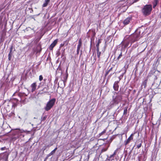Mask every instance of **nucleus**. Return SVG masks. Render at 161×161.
<instances>
[{
	"mask_svg": "<svg viewBox=\"0 0 161 161\" xmlns=\"http://www.w3.org/2000/svg\"><path fill=\"white\" fill-rule=\"evenodd\" d=\"M46 116L42 118V120H44L46 119Z\"/></svg>",
	"mask_w": 161,
	"mask_h": 161,
	"instance_id": "58836bf2",
	"label": "nucleus"
},
{
	"mask_svg": "<svg viewBox=\"0 0 161 161\" xmlns=\"http://www.w3.org/2000/svg\"><path fill=\"white\" fill-rule=\"evenodd\" d=\"M7 80H8V78H7V79H6V80H5L6 82H7L8 81Z\"/></svg>",
	"mask_w": 161,
	"mask_h": 161,
	"instance_id": "de8ad7c7",
	"label": "nucleus"
},
{
	"mask_svg": "<svg viewBox=\"0 0 161 161\" xmlns=\"http://www.w3.org/2000/svg\"><path fill=\"white\" fill-rule=\"evenodd\" d=\"M142 29L139 28L136 29L135 32L130 36H127V37L129 39V40L130 42V45L129 47L131 46L132 43L138 41L141 37L140 36V33L142 31Z\"/></svg>",
	"mask_w": 161,
	"mask_h": 161,
	"instance_id": "f03ea898",
	"label": "nucleus"
},
{
	"mask_svg": "<svg viewBox=\"0 0 161 161\" xmlns=\"http://www.w3.org/2000/svg\"><path fill=\"white\" fill-rule=\"evenodd\" d=\"M50 1V0H45V2L42 5V7H46L49 2Z\"/></svg>",
	"mask_w": 161,
	"mask_h": 161,
	"instance_id": "f3484780",
	"label": "nucleus"
},
{
	"mask_svg": "<svg viewBox=\"0 0 161 161\" xmlns=\"http://www.w3.org/2000/svg\"><path fill=\"white\" fill-rule=\"evenodd\" d=\"M57 147H56L53 151H54V152L55 153V151L57 150Z\"/></svg>",
	"mask_w": 161,
	"mask_h": 161,
	"instance_id": "79ce46f5",
	"label": "nucleus"
},
{
	"mask_svg": "<svg viewBox=\"0 0 161 161\" xmlns=\"http://www.w3.org/2000/svg\"><path fill=\"white\" fill-rule=\"evenodd\" d=\"M122 56V52L119 55V56L117 58V59L118 60H119L121 57Z\"/></svg>",
	"mask_w": 161,
	"mask_h": 161,
	"instance_id": "7c9ffc66",
	"label": "nucleus"
},
{
	"mask_svg": "<svg viewBox=\"0 0 161 161\" xmlns=\"http://www.w3.org/2000/svg\"><path fill=\"white\" fill-rule=\"evenodd\" d=\"M126 72V70H125V72L124 73H123L121 75H120L121 77L122 78L123 77L125 73Z\"/></svg>",
	"mask_w": 161,
	"mask_h": 161,
	"instance_id": "f704fd0d",
	"label": "nucleus"
},
{
	"mask_svg": "<svg viewBox=\"0 0 161 161\" xmlns=\"http://www.w3.org/2000/svg\"><path fill=\"white\" fill-rule=\"evenodd\" d=\"M132 20V18L129 17L126 18L123 22V24L124 25H126L128 24L130 21Z\"/></svg>",
	"mask_w": 161,
	"mask_h": 161,
	"instance_id": "9b49d317",
	"label": "nucleus"
},
{
	"mask_svg": "<svg viewBox=\"0 0 161 161\" xmlns=\"http://www.w3.org/2000/svg\"><path fill=\"white\" fill-rule=\"evenodd\" d=\"M106 131V130H104L102 132H101L99 134L100 136H101L105 133Z\"/></svg>",
	"mask_w": 161,
	"mask_h": 161,
	"instance_id": "bb28decb",
	"label": "nucleus"
},
{
	"mask_svg": "<svg viewBox=\"0 0 161 161\" xmlns=\"http://www.w3.org/2000/svg\"><path fill=\"white\" fill-rule=\"evenodd\" d=\"M14 48V46L13 45H12L11 46L10 48L9 52L8 55V59L9 60H11L12 55H13L12 51L13 49Z\"/></svg>",
	"mask_w": 161,
	"mask_h": 161,
	"instance_id": "f8f14e48",
	"label": "nucleus"
},
{
	"mask_svg": "<svg viewBox=\"0 0 161 161\" xmlns=\"http://www.w3.org/2000/svg\"><path fill=\"white\" fill-rule=\"evenodd\" d=\"M43 79V78L42 75H40L39 76V80L41 81Z\"/></svg>",
	"mask_w": 161,
	"mask_h": 161,
	"instance_id": "cd10ccee",
	"label": "nucleus"
},
{
	"mask_svg": "<svg viewBox=\"0 0 161 161\" xmlns=\"http://www.w3.org/2000/svg\"><path fill=\"white\" fill-rule=\"evenodd\" d=\"M152 10V6L151 4L145 5L142 9V12L145 16H148L150 14Z\"/></svg>",
	"mask_w": 161,
	"mask_h": 161,
	"instance_id": "7ed1b4c3",
	"label": "nucleus"
},
{
	"mask_svg": "<svg viewBox=\"0 0 161 161\" xmlns=\"http://www.w3.org/2000/svg\"><path fill=\"white\" fill-rule=\"evenodd\" d=\"M64 50H65V49H64L63 50V52L62 53V56H63L64 55Z\"/></svg>",
	"mask_w": 161,
	"mask_h": 161,
	"instance_id": "37998d69",
	"label": "nucleus"
},
{
	"mask_svg": "<svg viewBox=\"0 0 161 161\" xmlns=\"http://www.w3.org/2000/svg\"><path fill=\"white\" fill-rule=\"evenodd\" d=\"M99 50H98V51H97V55L98 57V58H99V59H100V56L101 54V52L99 51Z\"/></svg>",
	"mask_w": 161,
	"mask_h": 161,
	"instance_id": "4be33fe9",
	"label": "nucleus"
},
{
	"mask_svg": "<svg viewBox=\"0 0 161 161\" xmlns=\"http://www.w3.org/2000/svg\"><path fill=\"white\" fill-rule=\"evenodd\" d=\"M88 33H89L91 35L92 38H93L96 35L95 29L89 30Z\"/></svg>",
	"mask_w": 161,
	"mask_h": 161,
	"instance_id": "4468645a",
	"label": "nucleus"
},
{
	"mask_svg": "<svg viewBox=\"0 0 161 161\" xmlns=\"http://www.w3.org/2000/svg\"><path fill=\"white\" fill-rule=\"evenodd\" d=\"M139 0H134V1L133 2V3H136Z\"/></svg>",
	"mask_w": 161,
	"mask_h": 161,
	"instance_id": "ea45409f",
	"label": "nucleus"
},
{
	"mask_svg": "<svg viewBox=\"0 0 161 161\" xmlns=\"http://www.w3.org/2000/svg\"><path fill=\"white\" fill-rule=\"evenodd\" d=\"M32 18H33V19H34V20H35V19L33 17H32Z\"/></svg>",
	"mask_w": 161,
	"mask_h": 161,
	"instance_id": "09e8293b",
	"label": "nucleus"
},
{
	"mask_svg": "<svg viewBox=\"0 0 161 161\" xmlns=\"http://www.w3.org/2000/svg\"><path fill=\"white\" fill-rule=\"evenodd\" d=\"M101 42V41L100 39H98V42L97 43L100 44Z\"/></svg>",
	"mask_w": 161,
	"mask_h": 161,
	"instance_id": "4c0bfd02",
	"label": "nucleus"
},
{
	"mask_svg": "<svg viewBox=\"0 0 161 161\" xmlns=\"http://www.w3.org/2000/svg\"><path fill=\"white\" fill-rule=\"evenodd\" d=\"M108 147H107L106 148H103L102 150V152H104L106 151L108 148Z\"/></svg>",
	"mask_w": 161,
	"mask_h": 161,
	"instance_id": "c85d7f7f",
	"label": "nucleus"
},
{
	"mask_svg": "<svg viewBox=\"0 0 161 161\" xmlns=\"http://www.w3.org/2000/svg\"><path fill=\"white\" fill-rule=\"evenodd\" d=\"M4 147H2L1 148V150H3L4 149Z\"/></svg>",
	"mask_w": 161,
	"mask_h": 161,
	"instance_id": "a18cd8bd",
	"label": "nucleus"
},
{
	"mask_svg": "<svg viewBox=\"0 0 161 161\" xmlns=\"http://www.w3.org/2000/svg\"><path fill=\"white\" fill-rule=\"evenodd\" d=\"M155 93L154 94H153V91H151L150 93H149V94H150L149 97L150 98H152L154 95L155 94Z\"/></svg>",
	"mask_w": 161,
	"mask_h": 161,
	"instance_id": "5701e85b",
	"label": "nucleus"
},
{
	"mask_svg": "<svg viewBox=\"0 0 161 161\" xmlns=\"http://www.w3.org/2000/svg\"><path fill=\"white\" fill-rule=\"evenodd\" d=\"M68 76V74H67L66 75H65L63 79H62V81H63V82H64L67 80Z\"/></svg>",
	"mask_w": 161,
	"mask_h": 161,
	"instance_id": "aec40b11",
	"label": "nucleus"
},
{
	"mask_svg": "<svg viewBox=\"0 0 161 161\" xmlns=\"http://www.w3.org/2000/svg\"><path fill=\"white\" fill-rule=\"evenodd\" d=\"M141 145H142V143H140L139 144H138L137 145V148H139L141 147Z\"/></svg>",
	"mask_w": 161,
	"mask_h": 161,
	"instance_id": "2f4dec72",
	"label": "nucleus"
},
{
	"mask_svg": "<svg viewBox=\"0 0 161 161\" xmlns=\"http://www.w3.org/2000/svg\"><path fill=\"white\" fill-rule=\"evenodd\" d=\"M113 68H111L108 70L105 73V77H106L107 75L109 74L110 72L112 70Z\"/></svg>",
	"mask_w": 161,
	"mask_h": 161,
	"instance_id": "6ab92c4d",
	"label": "nucleus"
},
{
	"mask_svg": "<svg viewBox=\"0 0 161 161\" xmlns=\"http://www.w3.org/2000/svg\"><path fill=\"white\" fill-rule=\"evenodd\" d=\"M82 54V50H81L80 51V56Z\"/></svg>",
	"mask_w": 161,
	"mask_h": 161,
	"instance_id": "c03bdc74",
	"label": "nucleus"
},
{
	"mask_svg": "<svg viewBox=\"0 0 161 161\" xmlns=\"http://www.w3.org/2000/svg\"><path fill=\"white\" fill-rule=\"evenodd\" d=\"M119 82V81H115L114 84L113 88L115 91H118V90L119 86L118 83Z\"/></svg>",
	"mask_w": 161,
	"mask_h": 161,
	"instance_id": "2eb2a0df",
	"label": "nucleus"
},
{
	"mask_svg": "<svg viewBox=\"0 0 161 161\" xmlns=\"http://www.w3.org/2000/svg\"><path fill=\"white\" fill-rule=\"evenodd\" d=\"M127 113V108H126L124 109V114H126Z\"/></svg>",
	"mask_w": 161,
	"mask_h": 161,
	"instance_id": "473e14b6",
	"label": "nucleus"
},
{
	"mask_svg": "<svg viewBox=\"0 0 161 161\" xmlns=\"http://www.w3.org/2000/svg\"><path fill=\"white\" fill-rule=\"evenodd\" d=\"M66 42H64L63 43H61L60 45V47H62L64 46Z\"/></svg>",
	"mask_w": 161,
	"mask_h": 161,
	"instance_id": "72a5a7b5",
	"label": "nucleus"
},
{
	"mask_svg": "<svg viewBox=\"0 0 161 161\" xmlns=\"http://www.w3.org/2000/svg\"><path fill=\"white\" fill-rule=\"evenodd\" d=\"M55 101V99L53 98L48 102L47 104L45 109L46 111L49 110L53 106Z\"/></svg>",
	"mask_w": 161,
	"mask_h": 161,
	"instance_id": "423d86ee",
	"label": "nucleus"
},
{
	"mask_svg": "<svg viewBox=\"0 0 161 161\" xmlns=\"http://www.w3.org/2000/svg\"><path fill=\"white\" fill-rule=\"evenodd\" d=\"M40 84L39 85L37 86L36 82L32 83L31 86V91H35V90L39 89L41 87Z\"/></svg>",
	"mask_w": 161,
	"mask_h": 161,
	"instance_id": "0eeeda50",
	"label": "nucleus"
},
{
	"mask_svg": "<svg viewBox=\"0 0 161 161\" xmlns=\"http://www.w3.org/2000/svg\"><path fill=\"white\" fill-rule=\"evenodd\" d=\"M99 44H98V43H97L96 45V47H97V51H98V50H99Z\"/></svg>",
	"mask_w": 161,
	"mask_h": 161,
	"instance_id": "c756f323",
	"label": "nucleus"
},
{
	"mask_svg": "<svg viewBox=\"0 0 161 161\" xmlns=\"http://www.w3.org/2000/svg\"><path fill=\"white\" fill-rule=\"evenodd\" d=\"M160 18H161V15H160Z\"/></svg>",
	"mask_w": 161,
	"mask_h": 161,
	"instance_id": "8fccbe9b",
	"label": "nucleus"
},
{
	"mask_svg": "<svg viewBox=\"0 0 161 161\" xmlns=\"http://www.w3.org/2000/svg\"><path fill=\"white\" fill-rule=\"evenodd\" d=\"M57 54L58 55H59L60 54V53L59 52H58V53H57Z\"/></svg>",
	"mask_w": 161,
	"mask_h": 161,
	"instance_id": "49530a36",
	"label": "nucleus"
},
{
	"mask_svg": "<svg viewBox=\"0 0 161 161\" xmlns=\"http://www.w3.org/2000/svg\"><path fill=\"white\" fill-rule=\"evenodd\" d=\"M128 37L127 36H125L120 44L124 48L127 47L130 44V41L129 40V39Z\"/></svg>",
	"mask_w": 161,
	"mask_h": 161,
	"instance_id": "39448f33",
	"label": "nucleus"
},
{
	"mask_svg": "<svg viewBox=\"0 0 161 161\" xmlns=\"http://www.w3.org/2000/svg\"><path fill=\"white\" fill-rule=\"evenodd\" d=\"M15 130H19L18 131H14L13 132V136H15L18 135L19 133H23L25 132V131L23 129L20 130L19 129H16Z\"/></svg>",
	"mask_w": 161,
	"mask_h": 161,
	"instance_id": "1a4fd4ad",
	"label": "nucleus"
},
{
	"mask_svg": "<svg viewBox=\"0 0 161 161\" xmlns=\"http://www.w3.org/2000/svg\"><path fill=\"white\" fill-rule=\"evenodd\" d=\"M15 95H19V96L20 97H21L23 95V94L22 93H18V92H16L14 93L13 95L14 96Z\"/></svg>",
	"mask_w": 161,
	"mask_h": 161,
	"instance_id": "b1692460",
	"label": "nucleus"
},
{
	"mask_svg": "<svg viewBox=\"0 0 161 161\" xmlns=\"http://www.w3.org/2000/svg\"><path fill=\"white\" fill-rule=\"evenodd\" d=\"M59 71H60L61 74H62V72L61 71V69L59 66H58V68L57 69L56 72H59Z\"/></svg>",
	"mask_w": 161,
	"mask_h": 161,
	"instance_id": "393cba45",
	"label": "nucleus"
},
{
	"mask_svg": "<svg viewBox=\"0 0 161 161\" xmlns=\"http://www.w3.org/2000/svg\"><path fill=\"white\" fill-rule=\"evenodd\" d=\"M82 45L81 40L80 39L79 40L78 44L77 46V53L76 55H78L79 53V51L80 50V47Z\"/></svg>",
	"mask_w": 161,
	"mask_h": 161,
	"instance_id": "9d476101",
	"label": "nucleus"
},
{
	"mask_svg": "<svg viewBox=\"0 0 161 161\" xmlns=\"http://www.w3.org/2000/svg\"><path fill=\"white\" fill-rule=\"evenodd\" d=\"M117 152V150H116L114 152V153H113V156H114L116 154V152Z\"/></svg>",
	"mask_w": 161,
	"mask_h": 161,
	"instance_id": "c9c22d12",
	"label": "nucleus"
},
{
	"mask_svg": "<svg viewBox=\"0 0 161 161\" xmlns=\"http://www.w3.org/2000/svg\"><path fill=\"white\" fill-rule=\"evenodd\" d=\"M114 156L113 154L110 155V156H108L107 160L108 161H112L114 159Z\"/></svg>",
	"mask_w": 161,
	"mask_h": 161,
	"instance_id": "dca6fc26",
	"label": "nucleus"
},
{
	"mask_svg": "<svg viewBox=\"0 0 161 161\" xmlns=\"http://www.w3.org/2000/svg\"><path fill=\"white\" fill-rule=\"evenodd\" d=\"M158 3V0H154L153 2V8H154L156 7Z\"/></svg>",
	"mask_w": 161,
	"mask_h": 161,
	"instance_id": "a211bd4d",
	"label": "nucleus"
},
{
	"mask_svg": "<svg viewBox=\"0 0 161 161\" xmlns=\"http://www.w3.org/2000/svg\"><path fill=\"white\" fill-rule=\"evenodd\" d=\"M58 39H56L50 45V46L49 48V49L50 50H52L53 49V47L56 46L57 44L58 43Z\"/></svg>",
	"mask_w": 161,
	"mask_h": 161,
	"instance_id": "6e6552de",
	"label": "nucleus"
},
{
	"mask_svg": "<svg viewBox=\"0 0 161 161\" xmlns=\"http://www.w3.org/2000/svg\"><path fill=\"white\" fill-rule=\"evenodd\" d=\"M122 77H120V76L119 77V81H119L120 80L122 79Z\"/></svg>",
	"mask_w": 161,
	"mask_h": 161,
	"instance_id": "a19ab883",
	"label": "nucleus"
},
{
	"mask_svg": "<svg viewBox=\"0 0 161 161\" xmlns=\"http://www.w3.org/2000/svg\"><path fill=\"white\" fill-rule=\"evenodd\" d=\"M121 100L122 97L120 96H118L116 97L113 96V100L110 102V104L111 105L117 104L120 102Z\"/></svg>",
	"mask_w": 161,
	"mask_h": 161,
	"instance_id": "20e7f679",
	"label": "nucleus"
},
{
	"mask_svg": "<svg viewBox=\"0 0 161 161\" xmlns=\"http://www.w3.org/2000/svg\"><path fill=\"white\" fill-rule=\"evenodd\" d=\"M55 153V152H54V151H52L50 153H49L48 155V156H51V155H52L53 154H54Z\"/></svg>",
	"mask_w": 161,
	"mask_h": 161,
	"instance_id": "a878e982",
	"label": "nucleus"
},
{
	"mask_svg": "<svg viewBox=\"0 0 161 161\" xmlns=\"http://www.w3.org/2000/svg\"><path fill=\"white\" fill-rule=\"evenodd\" d=\"M114 73H111L110 74V75H109V76H108V78H110L111 77V76L112 75H113V74H114Z\"/></svg>",
	"mask_w": 161,
	"mask_h": 161,
	"instance_id": "e433bc0d",
	"label": "nucleus"
},
{
	"mask_svg": "<svg viewBox=\"0 0 161 161\" xmlns=\"http://www.w3.org/2000/svg\"><path fill=\"white\" fill-rule=\"evenodd\" d=\"M133 135L131 134L130 136L128 138V139L125 141V145H127L128 144L130 141L133 139V137H132Z\"/></svg>",
	"mask_w": 161,
	"mask_h": 161,
	"instance_id": "ddd939ff",
	"label": "nucleus"
},
{
	"mask_svg": "<svg viewBox=\"0 0 161 161\" xmlns=\"http://www.w3.org/2000/svg\"><path fill=\"white\" fill-rule=\"evenodd\" d=\"M160 73V71L158 70H155L154 69H152L150 71L148 75L142 82L141 85V90L144 91L146 89L147 82L148 79H153V80L154 81L157 79V75L159 74Z\"/></svg>",
	"mask_w": 161,
	"mask_h": 161,
	"instance_id": "f257e3e1",
	"label": "nucleus"
},
{
	"mask_svg": "<svg viewBox=\"0 0 161 161\" xmlns=\"http://www.w3.org/2000/svg\"><path fill=\"white\" fill-rule=\"evenodd\" d=\"M49 90V88L47 86L45 85L43 88V89L42 90V91H46Z\"/></svg>",
	"mask_w": 161,
	"mask_h": 161,
	"instance_id": "412c9836",
	"label": "nucleus"
}]
</instances>
